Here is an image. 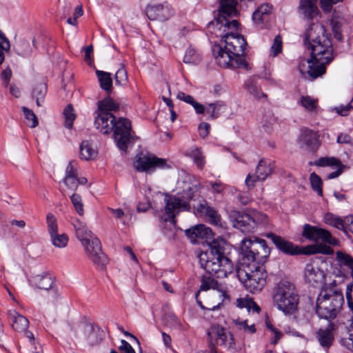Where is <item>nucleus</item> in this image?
Here are the masks:
<instances>
[{"instance_id": "nucleus-36", "label": "nucleus", "mask_w": 353, "mask_h": 353, "mask_svg": "<svg viewBox=\"0 0 353 353\" xmlns=\"http://www.w3.org/2000/svg\"><path fill=\"white\" fill-rule=\"evenodd\" d=\"M34 285L41 290H49L53 283L52 278L49 274L37 275L33 279Z\"/></svg>"}, {"instance_id": "nucleus-11", "label": "nucleus", "mask_w": 353, "mask_h": 353, "mask_svg": "<svg viewBox=\"0 0 353 353\" xmlns=\"http://www.w3.org/2000/svg\"><path fill=\"white\" fill-rule=\"evenodd\" d=\"M221 45L224 49L228 50V53H232L237 57L239 64L248 65L244 57V50L247 43L242 35L234 33L233 31L227 32L221 41Z\"/></svg>"}, {"instance_id": "nucleus-9", "label": "nucleus", "mask_w": 353, "mask_h": 353, "mask_svg": "<svg viewBox=\"0 0 353 353\" xmlns=\"http://www.w3.org/2000/svg\"><path fill=\"white\" fill-rule=\"evenodd\" d=\"M265 236L271 239L276 248L285 254L296 255L299 254H305L310 255L317 253L323 254H332L334 253L332 248L323 243H317L315 245H307L305 248H300L272 232L266 234Z\"/></svg>"}, {"instance_id": "nucleus-24", "label": "nucleus", "mask_w": 353, "mask_h": 353, "mask_svg": "<svg viewBox=\"0 0 353 353\" xmlns=\"http://www.w3.org/2000/svg\"><path fill=\"white\" fill-rule=\"evenodd\" d=\"M317 0H299V12L305 18L312 19L319 13Z\"/></svg>"}, {"instance_id": "nucleus-21", "label": "nucleus", "mask_w": 353, "mask_h": 353, "mask_svg": "<svg viewBox=\"0 0 353 353\" xmlns=\"http://www.w3.org/2000/svg\"><path fill=\"white\" fill-rule=\"evenodd\" d=\"M67 190L75 191L79 186L77 163L71 161L65 168V175L63 180Z\"/></svg>"}, {"instance_id": "nucleus-38", "label": "nucleus", "mask_w": 353, "mask_h": 353, "mask_svg": "<svg viewBox=\"0 0 353 353\" xmlns=\"http://www.w3.org/2000/svg\"><path fill=\"white\" fill-rule=\"evenodd\" d=\"M119 108V105L110 97L105 98L98 102V109L96 112H110Z\"/></svg>"}, {"instance_id": "nucleus-57", "label": "nucleus", "mask_w": 353, "mask_h": 353, "mask_svg": "<svg viewBox=\"0 0 353 353\" xmlns=\"http://www.w3.org/2000/svg\"><path fill=\"white\" fill-rule=\"evenodd\" d=\"M343 0H320V6L324 12H330L332 6Z\"/></svg>"}, {"instance_id": "nucleus-42", "label": "nucleus", "mask_w": 353, "mask_h": 353, "mask_svg": "<svg viewBox=\"0 0 353 353\" xmlns=\"http://www.w3.org/2000/svg\"><path fill=\"white\" fill-rule=\"evenodd\" d=\"M63 114L65 119L64 126L68 129H71L72 128L73 121L76 118L72 105L71 104L67 105Z\"/></svg>"}, {"instance_id": "nucleus-18", "label": "nucleus", "mask_w": 353, "mask_h": 353, "mask_svg": "<svg viewBox=\"0 0 353 353\" xmlns=\"http://www.w3.org/2000/svg\"><path fill=\"white\" fill-rule=\"evenodd\" d=\"M304 278L307 283L314 286H321L325 283V273L312 263L306 264L304 269Z\"/></svg>"}, {"instance_id": "nucleus-33", "label": "nucleus", "mask_w": 353, "mask_h": 353, "mask_svg": "<svg viewBox=\"0 0 353 353\" xmlns=\"http://www.w3.org/2000/svg\"><path fill=\"white\" fill-rule=\"evenodd\" d=\"M96 74L100 83V87L107 93H110L112 90V79L111 74L104 71L97 70Z\"/></svg>"}, {"instance_id": "nucleus-7", "label": "nucleus", "mask_w": 353, "mask_h": 353, "mask_svg": "<svg viewBox=\"0 0 353 353\" xmlns=\"http://www.w3.org/2000/svg\"><path fill=\"white\" fill-rule=\"evenodd\" d=\"M272 302L284 314L294 313L299 303V296L294 284L285 280L276 283L272 290Z\"/></svg>"}, {"instance_id": "nucleus-52", "label": "nucleus", "mask_w": 353, "mask_h": 353, "mask_svg": "<svg viewBox=\"0 0 353 353\" xmlns=\"http://www.w3.org/2000/svg\"><path fill=\"white\" fill-rule=\"evenodd\" d=\"M71 202L79 215L82 216L84 214L83 205L81 196L77 194H72L70 196Z\"/></svg>"}, {"instance_id": "nucleus-64", "label": "nucleus", "mask_w": 353, "mask_h": 353, "mask_svg": "<svg viewBox=\"0 0 353 353\" xmlns=\"http://www.w3.org/2000/svg\"><path fill=\"white\" fill-rule=\"evenodd\" d=\"M210 125L209 123L203 122L199 124V135L201 138L204 139L205 138L210 131Z\"/></svg>"}, {"instance_id": "nucleus-25", "label": "nucleus", "mask_w": 353, "mask_h": 353, "mask_svg": "<svg viewBox=\"0 0 353 353\" xmlns=\"http://www.w3.org/2000/svg\"><path fill=\"white\" fill-rule=\"evenodd\" d=\"M196 209L197 211L205 216L211 223L214 225H218L219 223L221 221L220 215L217 211L210 206L205 201H203V203L198 205Z\"/></svg>"}, {"instance_id": "nucleus-48", "label": "nucleus", "mask_w": 353, "mask_h": 353, "mask_svg": "<svg viewBox=\"0 0 353 353\" xmlns=\"http://www.w3.org/2000/svg\"><path fill=\"white\" fill-rule=\"evenodd\" d=\"M227 330L219 325H213L211 326L210 330L208 331V335L210 339H216L218 341L221 336L225 333Z\"/></svg>"}, {"instance_id": "nucleus-13", "label": "nucleus", "mask_w": 353, "mask_h": 353, "mask_svg": "<svg viewBox=\"0 0 353 353\" xmlns=\"http://www.w3.org/2000/svg\"><path fill=\"white\" fill-rule=\"evenodd\" d=\"M218 288V283L210 277L203 278L201 281L199 291L196 294V299L197 303L202 308L205 309V307L202 305L201 301L198 300V294L200 291H206L210 289L214 290L211 294V296L214 301L212 304H209V307L206 309L210 310H215L218 308L223 303L224 299L227 296L225 292L221 290H215Z\"/></svg>"}, {"instance_id": "nucleus-55", "label": "nucleus", "mask_w": 353, "mask_h": 353, "mask_svg": "<svg viewBox=\"0 0 353 353\" xmlns=\"http://www.w3.org/2000/svg\"><path fill=\"white\" fill-rule=\"evenodd\" d=\"M261 123L266 132H269L271 126L274 123V118L270 112H266L263 114Z\"/></svg>"}, {"instance_id": "nucleus-40", "label": "nucleus", "mask_w": 353, "mask_h": 353, "mask_svg": "<svg viewBox=\"0 0 353 353\" xmlns=\"http://www.w3.org/2000/svg\"><path fill=\"white\" fill-rule=\"evenodd\" d=\"M201 60V55L194 48H188L185 54L183 61L189 64H198Z\"/></svg>"}, {"instance_id": "nucleus-61", "label": "nucleus", "mask_w": 353, "mask_h": 353, "mask_svg": "<svg viewBox=\"0 0 353 353\" xmlns=\"http://www.w3.org/2000/svg\"><path fill=\"white\" fill-rule=\"evenodd\" d=\"M259 181L260 180L256 178V173L254 174L250 173L246 176L245 184L247 188L250 190L255 186L256 183Z\"/></svg>"}, {"instance_id": "nucleus-47", "label": "nucleus", "mask_w": 353, "mask_h": 353, "mask_svg": "<svg viewBox=\"0 0 353 353\" xmlns=\"http://www.w3.org/2000/svg\"><path fill=\"white\" fill-rule=\"evenodd\" d=\"M311 186L314 191H316L319 196L323 195L321 179L314 172L310 176Z\"/></svg>"}, {"instance_id": "nucleus-30", "label": "nucleus", "mask_w": 353, "mask_h": 353, "mask_svg": "<svg viewBox=\"0 0 353 353\" xmlns=\"http://www.w3.org/2000/svg\"><path fill=\"white\" fill-rule=\"evenodd\" d=\"M274 167L270 161L261 160L256 168V178L265 181L272 172Z\"/></svg>"}, {"instance_id": "nucleus-4", "label": "nucleus", "mask_w": 353, "mask_h": 353, "mask_svg": "<svg viewBox=\"0 0 353 353\" xmlns=\"http://www.w3.org/2000/svg\"><path fill=\"white\" fill-rule=\"evenodd\" d=\"M94 125L103 134H108L114 130V139L117 146L122 150H126L131 143V123L128 119L119 118L116 121L115 117L110 112H96Z\"/></svg>"}, {"instance_id": "nucleus-17", "label": "nucleus", "mask_w": 353, "mask_h": 353, "mask_svg": "<svg viewBox=\"0 0 353 353\" xmlns=\"http://www.w3.org/2000/svg\"><path fill=\"white\" fill-rule=\"evenodd\" d=\"M145 14L150 20L163 22L174 14V10L168 3H163L148 6Z\"/></svg>"}, {"instance_id": "nucleus-26", "label": "nucleus", "mask_w": 353, "mask_h": 353, "mask_svg": "<svg viewBox=\"0 0 353 353\" xmlns=\"http://www.w3.org/2000/svg\"><path fill=\"white\" fill-rule=\"evenodd\" d=\"M272 6L263 4L256 10L252 14V20L258 26H262L267 21L272 11Z\"/></svg>"}, {"instance_id": "nucleus-34", "label": "nucleus", "mask_w": 353, "mask_h": 353, "mask_svg": "<svg viewBox=\"0 0 353 353\" xmlns=\"http://www.w3.org/2000/svg\"><path fill=\"white\" fill-rule=\"evenodd\" d=\"M236 305L240 309L245 308L248 312L252 310L259 313L261 310L260 307L250 297L237 299Z\"/></svg>"}, {"instance_id": "nucleus-53", "label": "nucleus", "mask_w": 353, "mask_h": 353, "mask_svg": "<svg viewBox=\"0 0 353 353\" xmlns=\"http://www.w3.org/2000/svg\"><path fill=\"white\" fill-rule=\"evenodd\" d=\"M247 89L250 94L259 100L263 98H267V95L263 93L256 85L252 83V82L248 84Z\"/></svg>"}, {"instance_id": "nucleus-22", "label": "nucleus", "mask_w": 353, "mask_h": 353, "mask_svg": "<svg viewBox=\"0 0 353 353\" xmlns=\"http://www.w3.org/2000/svg\"><path fill=\"white\" fill-rule=\"evenodd\" d=\"M80 334H82L88 343L93 345L100 342L101 338L99 336L100 332L99 327H94L90 323H81L79 326Z\"/></svg>"}, {"instance_id": "nucleus-41", "label": "nucleus", "mask_w": 353, "mask_h": 353, "mask_svg": "<svg viewBox=\"0 0 353 353\" xmlns=\"http://www.w3.org/2000/svg\"><path fill=\"white\" fill-rule=\"evenodd\" d=\"M314 165L319 167L342 166L341 162L338 159L333 157H321L314 163Z\"/></svg>"}, {"instance_id": "nucleus-49", "label": "nucleus", "mask_w": 353, "mask_h": 353, "mask_svg": "<svg viewBox=\"0 0 353 353\" xmlns=\"http://www.w3.org/2000/svg\"><path fill=\"white\" fill-rule=\"evenodd\" d=\"M10 42L4 34L0 30V65L5 59L4 52L10 50Z\"/></svg>"}, {"instance_id": "nucleus-2", "label": "nucleus", "mask_w": 353, "mask_h": 353, "mask_svg": "<svg viewBox=\"0 0 353 353\" xmlns=\"http://www.w3.org/2000/svg\"><path fill=\"white\" fill-rule=\"evenodd\" d=\"M325 32L322 25L312 23L304 32V44L311 51V59L301 58L298 68L305 77L307 74L314 79L322 76L325 65L334 59L332 41Z\"/></svg>"}, {"instance_id": "nucleus-45", "label": "nucleus", "mask_w": 353, "mask_h": 353, "mask_svg": "<svg viewBox=\"0 0 353 353\" xmlns=\"http://www.w3.org/2000/svg\"><path fill=\"white\" fill-rule=\"evenodd\" d=\"M217 343L228 349L234 350L235 348V343L233 335L228 331L225 332L223 336H221L217 341Z\"/></svg>"}, {"instance_id": "nucleus-32", "label": "nucleus", "mask_w": 353, "mask_h": 353, "mask_svg": "<svg viewBox=\"0 0 353 353\" xmlns=\"http://www.w3.org/2000/svg\"><path fill=\"white\" fill-rule=\"evenodd\" d=\"M316 338L320 345L327 349L332 345L334 336L329 328V326L326 329H320L316 333Z\"/></svg>"}, {"instance_id": "nucleus-16", "label": "nucleus", "mask_w": 353, "mask_h": 353, "mask_svg": "<svg viewBox=\"0 0 353 353\" xmlns=\"http://www.w3.org/2000/svg\"><path fill=\"white\" fill-rule=\"evenodd\" d=\"M212 51L216 61L219 66L222 68L248 69V65H241L239 64L237 57L232 53H228V50L224 49L221 44L214 46Z\"/></svg>"}, {"instance_id": "nucleus-5", "label": "nucleus", "mask_w": 353, "mask_h": 353, "mask_svg": "<svg viewBox=\"0 0 353 353\" xmlns=\"http://www.w3.org/2000/svg\"><path fill=\"white\" fill-rule=\"evenodd\" d=\"M183 189L181 192L177 195L165 194V212L169 219L174 222V218L177 214L182 211H190V205L189 201L196 200V193L202 188L201 183L197 180H192L190 176H187L185 181L182 182Z\"/></svg>"}, {"instance_id": "nucleus-56", "label": "nucleus", "mask_w": 353, "mask_h": 353, "mask_svg": "<svg viewBox=\"0 0 353 353\" xmlns=\"http://www.w3.org/2000/svg\"><path fill=\"white\" fill-rule=\"evenodd\" d=\"M282 51V39L279 35L275 37L270 52L273 57H276Z\"/></svg>"}, {"instance_id": "nucleus-54", "label": "nucleus", "mask_w": 353, "mask_h": 353, "mask_svg": "<svg viewBox=\"0 0 353 353\" xmlns=\"http://www.w3.org/2000/svg\"><path fill=\"white\" fill-rule=\"evenodd\" d=\"M22 111L23 112V114H24L26 120L30 122V123H28L30 127L35 128L38 125V120H37V117H36L34 113L32 112V110H31L30 109H29L26 107H23Z\"/></svg>"}, {"instance_id": "nucleus-37", "label": "nucleus", "mask_w": 353, "mask_h": 353, "mask_svg": "<svg viewBox=\"0 0 353 353\" xmlns=\"http://www.w3.org/2000/svg\"><path fill=\"white\" fill-rule=\"evenodd\" d=\"M343 23V19L336 16H333L330 21L332 31L334 37L339 41H342L343 39L341 31Z\"/></svg>"}, {"instance_id": "nucleus-14", "label": "nucleus", "mask_w": 353, "mask_h": 353, "mask_svg": "<svg viewBox=\"0 0 353 353\" xmlns=\"http://www.w3.org/2000/svg\"><path fill=\"white\" fill-rule=\"evenodd\" d=\"M302 235L315 242L322 241L332 245H338L339 243V240L332 236L328 230L309 224L304 225Z\"/></svg>"}, {"instance_id": "nucleus-23", "label": "nucleus", "mask_w": 353, "mask_h": 353, "mask_svg": "<svg viewBox=\"0 0 353 353\" xmlns=\"http://www.w3.org/2000/svg\"><path fill=\"white\" fill-rule=\"evenodd\" d=\"M185 234L193 243L197 242L199 239L207 240L210 236L213 235L212 230L204 225H198L188 229L185 230Z\"/></svg>"}, {"instance_id": "nucleus-19", "label": "nucleus", "mask_w": 353, "mask_h": 353, "mask_svg": "<svg viewBox=\"0 0 353 353\" xmlns=\"http://www.w3.org/2000/svg\"><path fill=\"white\" fill-rule=\"evenodd\" d=\"M298 142L300 147L312 152L316 151L320 145L318 134L316 132L309 129L301 131Z\"/></svg>"}, {"instance_id": "nucleus-15", "label": "nucleus", "mask_w": 353, "mask_h": 353, "mask_svg": "<svg viewBox=\"0 0 353 353\" xmlns=\"http://www.w3.org/2000/svg\"><path fill=\"white\" fill-rule=\"evenodd\" d=\"M46 224L52 244L58 248H65L68 243V236L65 233L58 232L57 220L54 214L51 213L47 214Z\"/></svg>"}, {"instance_id": "nucleus-58", "label": "nucleus", "mask_w": 353, "mask_h": 353, "mask_svg": "<svg viewBox=\"0 0 353 353\" xmlns=\"http://www.w3.org/2000/svg\"><path fill=\"white\" fill-rule=\"evenodd\" d=\"M341 343L347 349L353 352V329L350 331L347 336H344L341 339Z\"/></svg>"}, {"instance_id": "nucleus-20", "label": "nucleus", "mask_w": 353, "mask_h": 353, "mask_svg": "<svg viewBox=\"0 0 353 353\" xmlns=\"http://www.w3.org/2000/svg\"><path fill=\"white\" fill-rule=\"evenodd\" d=\"M256 219L248 214L236 213L233 221L234 227L244 233L254 232L257 228Z\"/></svg>"}, {"instance_id": "nucleus-39", "label": "nucleus", "mask_w": 353, "mask_h": 353, "mask_svg": "<svg viewBox=\"0 0 353 353\" xmlns=\"http://www.w3.org/2000/svg\"><path fill=\"white\" fill-rule=\"evenodd\" d=\"M299 103L308 112H316L318 109V99L310 96H302Z\"/></svg>"}, {"instance_id": "nucleus-10", "label": "nucleus", "mask_w": 353, "mask_h": 353, "mask_svg": "<svg viewBox=\"0 0 353 353\" xmlns=\"http://www.w3.org/2000/svg\"><path fill=\"white\" fill-rule=\"evenodd\" d=\"M77 238L81 241L88 258L99 268H103L108 262L105 254L101 250L99 239L90 230L87 226L77 231Z\"/></svg>"}, {"instance_id": "nucleus-8", "label": "nucleus", "mask_w": 353, "mask_h": 353, "mask_svg": "<svg viewBox=\"0 0 353 353\" xmlns=\"http://www.w3.org/2000/svg\"><path fill=\"white\" fill-rule=\"evenodd\" d=\"M343 303L344 298L341 291L326 289L322 290L316 299V312L320 318L330 321L337 316Z\"/></svg>"}, {"instance_id": "nucleus-62", "label": "nucleus", "mask_w": 353, "mask_h": 353, "mask_svg": "<svg viewBox=\"0 0 353 353\" xmlns=\"http://www.w3.org/2000/svg\"><path fill=\"white\" fill-rule=\"evenodd\" d=\"M343 228L341 230H343L344 232L350 231L353 233V215L346 216L343 220Z\"/></svg>"}, {"instance_id": "nucleus-28", "label": "nucleus", "mask_w": 353, "mask_h": 353, "mask_svg": "<svg viewBox=\"0 0 353 353\" xmlns=\"http://www.w3.org/2000/svg\"><path fill=\"white\" fill-rule=\"evenodd\" d=\"M9 314L12 318V327L19 332H26L29 325V321L15 310L10 311Z\"/></svg>"}, {"instance_id": "nucleus-50", "label": "nucleus", "mask_w": 353, "mask_h": 353, "mask_svg": "<svg viewBox=\"0 0 353 353\" xmlns=\"http://www.w3.org/2000/svg\"><path fill=\"white\" fill-rule=\"evenodd\" d=\"M128 83V74L125 68L121 66L115 74V83L124 86Z\"/></svg>"}, {"instance_id": "nucleus-44", "label": "nucleus", "mask_w": 353, "mask_h": 353, "mask_svg": "<svg viewBox=\"0 0 353 353\" xmlns=\"http://www.w3.org/2000/svg\"><path fill=\"white\" fill-rule=\"evenodd\" d=\"M324 221L326 224L332 225L339 230L343 228V221L333 214L326 213L324 216Z\"/></svg>"}, {"instance_id": "nucleus-3", "label": "nucleus", "mask_w": 353, "mask_h": 353, "mask_svg": "<svg viewBox=\"0 0 353 353\" xmlns=\"http://www.w3.org/2000/svg\"><path fill=\"white\" fill-rule=\"evenodd\" d=\"M212 236L206 240L209 250L199 255V263L208 274L218 278L226 277L233 270L232 261L225 256L228 245L223 238Z\"/></svg>"}, {"instance_id": "nucleus-51", "label": "nucleus", "mask_w": 353, "mask_h": 353, "mask_svg": "<svg viewBox=\"0 0 353 353\" xmlns=\"http://www.w3.org/2000/svg\"><path fill=\"white\" fill-rule=\"evenodd\" d=\"M190 157L193 159L194 163L199 168H202L205 164L204 157L198 148H192L190 151Z\"/></svg>"}, {"instance_id": "nucleus-6", "label": "nucleus", "mask_w": 353, "mask_h": 353, "mask_svg": "<svg viewBox=\"0 0 353 353\" xmlns=\"http://www.w3.org/2000/svg\"><path fill=\"white\" fill-rule=\"evenodd\" d=\"M219 3L220 16L214 21L208 23V29L212 34H214L216 37H220L222 41L227 32L237 30L240 24L236 20L230 21L227 19V17H233L236 14L237 1L236 0H219Z\"/></svg>"}, {"instance_id": "nucleus-35", "label": "nucleus", "mask_w": 353, "mask_h": 353, "mask_svg": "<svg viewBox=\"0 0 353 353\" xmlns=\"http://www.w3.org/2000/svg\"><path fill=\"white\" fill-rule=\"evenodd\" d=\"M225 110V105L221 101L210 103L205 108V112L212 119L218 118Z\"/></svg>"}, {"instance_id": "nucleus-60", "label": "nucleus", "mask_w": 353, "mask_h": 353, "mask_svg": "<svg viewBox=\"0 0 353 353\" xmlns=\"http://www.w3.org/2000/svg\"><path fill=\"white\" fill-rule=\"evenodd\" d=\"M336 142L339 144L353 145V139L347 133L339 134Z\"/></svg>"}, {"instance_id": "nucleus-46", "label": "nucleus", "mask_w": 353, "mask_h": 353, "mask_svg": "<svg viewBox=\"0 0 353 353\" xmlns=\"http://www.w3.org/2000/svg\"><path fill=\"white\" fill-rule=\"evenodd\" d=\"M336 258L341 265L350 268L351 270V275L353 274V258L350 255L342 252H336Z\"/></svg>"}, {"instance_id": "nucleus-59", "label": "nucleus", "mask_w": 353, "mask_h": 353, "mask_svg": "<svg viewBox=\"0 0 353 353\" xmlns=\"http://www.w3.org/2000/svg\"><path fill=\"white\" fill-rule=\"evenodd\" d=\"M110 210L114 215L116 219H120L121 221V223L123 225L128 224L127 218L128 216L127 214H125L121 209L110 208Z\"/></svg>"}, {"instance_id": "nucleus-43", "label": "nucleus", "mask_w": 353, "mask_h": 353, "mask_svg": "<svg viewBox=\"0 0 353 353\" xmlns=\"http://www.w3.org/2000/svg\"><path fill=\"white\" fill-rule=\"evenodd\" d=\"M232 323L238 330H243L244 332L253 334L256 332L254 324L248 325L247 320H241L238 318L233 319Z\"/></svg>"}, {"instance_id": "nucleus-31", "label": "nucleus", "mask_w": 353, "mask_h": 353, "mask_svg": "<svg viewBox=\"0 0 353 353\" xmlns=\"http://www.w3.org/2000/svg\"><path fill=\"white\" fill-rule=\"evenodd\" d=\"M33 48H36L35 39H33L32 44L26 40L19 41L15 46V51L21 57H28L30 56Z\"/></svg>"}, {"instance_id": "nucleus-27", "label": "nucleus", "mask_w": 353, "mask_h": 353, "mask_svg": "<svg viewBox=\"0 0 353 353\" xmlns=\"http://www.w3.org/2000/svg\"><path fill=\"white\" fill-rule=\"evenodd\" d=\"M80 157L85 161L94 159L98 154L95 145L89 141H83L80 145Z\"/></svg>"}, {"instance_id": "nucleus-1", "label": "nucleus", "mask_w": 353, "mask_h": 353, "mask_svg": "<svg viewBox=\"0 0 353 353\" xmlns=\"http://www.w3.org/2000/svg\"><path fill=\"white\" fill-rule=\"evenodd\" d=\"M240 250L244 262L237 268L236 275L248 291L259 292L265 285L267 279V272L259 264L265 261L270 250L264 239L252 237L241 241Z\"/></svg>"}, {"instance_id": "nucleus-29", "label": "nucleus", "mask_w": 353, "mask_h": 353, "mask_svg": "<svg viewBox=\"0 0 353 353\" xmlns=\"http://www.w3.org/2000/svg\"><path fill=\"white\" fill-rule=\"evenodd\" d=\"M47 93V84L44 81L36 82L32 88V97L35 99L37 105H42Z\"/></svg>"}, {"instance_id": "nucleus-63", "label": "nucleus", "mask_w": 353, "mask_h": 353, "mask_svg": "<svg viewBox=\"0 0 353 353\" xmlns=\"http://www.w3.org/2000/svg\"><path fill=\"white\" fill-rule=\"evenodd\" d=\"M12 77V70L9 67H7L5 70H3L1 74V79L3 81V85L6 88L8 87L10 80Z\"/></svg>"}, {"instance_id": "nucleus-12", "label": "nucleus", "mask_w": 353, "mask_h": 353, "mask_svg": "<svg viewBox=\"0 0 353 353\" xmlns=\"http://www.w3.org/2000/svg\"><path fill=\"white\" fill-rule=\"evenodd\" d=\"M134 166L139 172H152L157 168H165L168 165L165 159L155 157L152 154L140 153L134 161Z\"/></svg>"}]
</instances>
